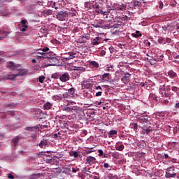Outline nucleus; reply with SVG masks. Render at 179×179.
I'll return each mask as SVG.
<instances>
[{"instance_id": "obj_1", "label": "nucleus", "mask_w": 179, "mask_h": 179, "mask_svg": "<svg viewBox=\"0 0 179 179\" xmlns=\"http://www.w3.org/2000/svg\"><path fill=\"white\" fill-rule=\"evenodd\" d=\"M17 73L16 74H8V76H5L3 77L4 80H13L15 78H17V76H24L27 75V69H17Z\"/></svg>"}, {"instance_id": "obj_2", "label": "nucleus", "mask_w": 179, "mask_h": 179, "mask_svg": "<svg viewBox=\"0 0 179 179\" xmlns=\"http://www.w3.org/2000/svg\"><path fill=\"white\" fill-rule=\"evenodd\" d=\"M159 94H161L162 97H165V99H170V92L169 90H166L164 87H162L159 89Z\"/></svg>"}, {"instance_id": "obj_3", "label": "nucleus", "mask_w": 179, "mask_h": 179, "mask_svg": "<svg viewBox=\"0 0 179 179\" xmlns=\"http://www.w3.org/2000/svg\"><path fill=\"white\" fill-rule=\"evenodd\" d=\"M138 120L141 124H149V120L148 119V116H145L143 115H138Z\"/></svg>"}, {"instance_id": "obj_4", "label": "nucleus", "mask_w": 179, "mask_h": 179, "mask_svg": "<svg viewBox=\"0 0 179 179\" xmlns=\"http://www.w3.org/2000/svg\"><path fill=\"white\" fill-rule=\"evenodd\" d=\"M74 110L76 111V113H80L81 114H83V109L82 108H72V107H64V111H66L67 113H70V111H73Z\"/></svg>"}, {"instance_id": "obj_5", "label": "nucleus", "mask_w": 179, "mask_h": 179, "mask_svg": "<svg viewBox=\"0 0 179 179\" xmlns=\"http://www.w3.org/2000/svg\"><path fill=\"white\" fill-rule=\"evenodd\" d=\"M170 171H171V168L166 169L165 177L166 178H176V176H177V173H170Z\"/></svg>"}, {"instance_id": "obj_6", "label": "nucleus", "mask_w": 179, "mask_h": 179, "mask_svg": "<svg viewBox=\"0 0 179 179\" xmlns=\"http://www.w3.org/2000/svg\"><path fill=\"white\" fill-rule=\"evenodd\" d=\"M69 79H71V76H69V73H64L60 75L59 80H61V82H63V83L68 82Z\"/></svg>"}, {"instance_id": "obj_7", "label": "nucleus", "mask_w": 179, "mask_h": 179, "mask_svg": "<svg viewBox=\"0 0 179 179\" xmlns=\"http://www.w3.org/2000/svg\"><path fill=\"white\" fill-rule=\"evenodd\" d=\"M76 57V53L73 52H69L65 54L64 59L69 61V59H73Z\"/></svg>"}, {"instance_id": "obj_8", "label": "nucleus", "mask_w": 179, "mask_h": 179, "mask_svg": "<svg viewBox=\"0 0 179 179\" xmlns=\"http://www.w3.org/2000/svg\"><path fill=\"white\" fill-rule=\"evenodd\" d=\"M56 17L58 20H65V17H66V11H60L57 13Z\"/></svg>"}, {"instance_id": "obj_9", "label": "nucleus", "mask_w": 179, "mask_h": 179, "mask_svg": "<svg viewBox=\"0 0 179 179\" xmlns=\"http://www.w3.org/2000/svg\"><path fill=\"white\" fill-rule=\"evenodd\" d=\"M94 10H95V12H96V13H98L99 15H100V13H103V10L104 8H103L101 7V6H100L99 3H94Z\"/></svg>"}, {"instance_id": "obj_10", "label": "nucleus", "mask_w": 179, "mask_h": 179, "mask_svg": "<svg viewBox=\"0 0 179 179\" xmlns=\"http://www.w3.org/2000/svg\"><path fill=\"white\" fill-rule=\"evenodd\" d=\"M48 60L49 61V62L50 63V65H52L53 66H55V65H57L59 62L58 59H57L56 57H49L48 56Z\"/></svg>"}, {"instance_id": "obj_11", "label": "nucleus", "mask_w": 179, "mask_h": 179, "mask_svg": "<svg viewBox=\"0 0 179 179\" xmlns=\"http://www.w3.org/2000/svg\"><path fill=\"white\" fill-rule=\"evenodd\" d=\"M143 131H144L146 135H149V134H150V132H152V127L148 126V125H144L142 127Z\"/></svg>"}, {"instance_id": "obj_12", "label": "nucleus", "mask_w": 179, "mask_h": 179, "mask_svg": "<svg viewBox=\"0 0 179 179\" xmlns=\"http://www.w3.org/2000/svg\"><path fill=\"white\" fill-rule=\"evenodd\" d=\"M142 2H143V3H146V2H145V1L143 0H141V1L133 0L131 1V3L133 6H134V8H139V6L142 5Z\"/></svg>"}, {"instance_id": "obj_13", "label": "nucleus", "mask_w": 179, "mask_h": 179, "mask_svg": "<svg viewBox=\"0 0 179 179\" xmlns=\"http://www.w3.org/2000/svg\"><path fill=\"white\" fill-rule=\"evenodd\" d=\"M37 129H38V127L34 126V127H27L25 128L26 131H29V132H32V134L37 133Z\"/></svg>"}, {"instance_id": "obj_14", "label": "nucleus", "mask_w": 179, "mask_h": 179, "mask_svg": "<svg viewBox=\"0 0 179 179\" xmlns=\"http://www.w3.org/2000/svg\"><path fill=\"white\" fill-rule=\"evenodd\" d=\"M82 89H90V87L92 86V83H90V81H83L81 83Z\"/></svg>"}, {"instance_id": "obj_15", "label": "nucleus", "mask_w": 179, "mask_h": 179, "mask_svg": "<svg viewBox=\"0 0 179 179\" xmlns=\"http://www.w3.org/2000/svg\"><path fill=\"white\" fill-rule=\"evenodd\" d=\"M6 68H11L13 70L17 69V66L13 62H8L6 64Z\"/></svg>"}, {"instance_id": "obj_16", "label": "nucleus", "mask_w": 179, "mask_h": 179, "mask_svg": "<svg viewBox=\"0 0 179 179\" xmlns=\"http://www.w3.org/2000/svg\"><path fill=\"white\" fill-rule=\"evenodd\" d=\"M26 23H27V20H21L22 28L20 29V31H26V29L29 27V25L26 24Z\"/></svg>"}, {"instance_id": "obj_17", "label": "nucleus", "mask_w": 179, "mask_h": 179, "mask_svg": "<svg viewBox=\"0 0 179 179\" xmlns=\"http://www.w3.org/2000/svg\"><path fill=\"white\" fill-rule=\"evenodd\" d=\"M101 79L102 80H104V82H108L111 79V74L105 73L102 75Z\"/></svg>"}, {"instance_id": "obj_18", "label": "nucleus", "mask_w": 179, "mask_h": 179, "mask_svg": "<svg viewBox=\"0 0 179 179\" xmlns=\"http://www.w3.org/2000/svg\"><path fill=\"white\" fill-rule=\"evenodd\" d=\"M96 163V158L94 157H88L86 159V164H94Z\"/></svg>"}, {"instance_id": "obj_19", "label": "nucleus", "mask_w": 179, "mask_h": 179, "mask_svg": "<svg viewBox=\"0 0 179 179\" xmlns=\"http://www.w3.org/2000/svg\"><path fill=\"white\" fill-rule=\"evenodd\" d=\"M168 76H169L171 79H174L175 78H177V73L173 70H170L168 71Z\"/></svg>"}, {"instance_id": "obj_20", "label": "nucleus", "mask_w": 179, "mask_h": 179, "mask_svg": "<svg viewBox=\"0 0 179 179\" xmlns=\"http://www.w3.org/2000/svg\"><path fill=\"white\" fill-rule=\"evenodd\" d=\"M47 145H48V143L47 142V140L45 139H43L40 143L38 144L39 148H41V149L44 148V147H46Z\"/></svg>"}, {"instance_id": "obj_21", "label": "nucleus", "mask_w": 179, "mask_h": 179, "mask_svg": "<svg viewBox=\"0 0 179 179\" xmlns=\"http://www.w3.org/2000/svg\"><path fill=\"white\" fill-rule=\"evenodd\" d=\"M19 143V137L15 136L13 138L11 141V145L14 146V148H16V145Z\"/></svg>"}, {"instance_id": "obj_22", "label": "nucleus", "mask_w": 179, "mask_h": 179, "mask_svg": "<svg viewBox=\"0 0 179 179\" xmlns=\"http://www.w3.org/2000/svg\"><path fill=\"white\" fill-rule=\"evenodd\" d=\"M51 108H52V103L50 102H46L45 103H44L43 105L44 110H51Z\"/></svg>"}, {"instance_id": "obj_23", "label": "nucleus", "mask_w": 179, "mask_h": 179, "mask_svg": "<svg viewBox=\"0 0 179 179\" xmlns=\"http://www.w3.org/2000/svg\"><path fill=\"white\" fill-rule=\"evenodd\" d=\"M127 9V6L124 4L118 5L116 7H115V10H125Z\"/></svg>"}, {"instance_id": "obj_24", "label": "nucleus", "mask_w": 179, "mask_h": 179, "mask_svg": "<svg viewBox=\"0 0 179 179\" xmlns=\"http://www.w3.org/2000/svg\"><path fill=\"white\" fill-rule=\"evenodd\" d=\"M69 156H71V157H75V159H77V157H79L80 155L78 154L76 151H71L69 152Z\"/></svg>"}, {"instance_id": "obj_25", "label": "nucleus", "mask_w": 179, "mask_h": 179, "mask_svg": "<svg viewBox=\"0 0 179 179\" xmlns=\"http://www.w3.org/2000/svg\"><path fill=\"white\" fill-rule=\"evenodd\" d=\"M99 40H100L99 37H96V38H94L92 41V45H99V44H100V42H99Z\"/></svg>"}, {"instance_id": "obj_26", "label": "nucleus", "mask_w": 179, "mask_h": 179, "mask_svg": "<svg viewBox=\"0 0 179 179\" xmlns=\"http://www.w3.org/2000/svg\"><path fill=\"white\" fill-rule=\"evenodd\" d=\"M122 83H124L125 85H127V83H128V82H129V76H124L122 79H121Z\"/></svg>"}, {"instance_id": "obj_27", "label": "nucleus", "mask_w": 179, "mask_h": 179, "mask_svg": "<svg viewBox=\"0 0 179 179\" xmlns=\"http://www.w3.org/2000/svg\"><path fill=\"white\" fill-rule=\"evenodd\" d=\"M38 51H42L44 54H46V57H48V52L50 51V48L48 47L44 48L42 50L38 49Z\"/></svg>"}, {"instance_id": "obj_28", "label": "nucleus", "mask_w": 179, "mask_h": 179, "mask_svg": "<svg viewBox=\"0 0 179 179\" xmlns=\"http://www.w3.org/2000/svg\"><path fill=\"white\" fill-rule=\"evenodd\" d=\"M118 134V131L117 130H111L108 133V138H113L114 135H117Z\"/></svg>"}, {"instance_id": "obj_29", "label": "nucleus", "mask_w": 179, "mask_h": 179, "mask_svg": "<svg viewBox=\"0 0 179 179\" xmlns=\"http://www.w3.org/2000/svg\"><path fill=\"white\" fill-rule=\"evenodd\" d=\"M66 16H71V17H73V16H76V11H72V12H68L66 11Z\"/></svg>"}, {"instance_id": "obj_30", "label": "nucleus", "mask_w": 179, "mask_h": 179, "mask_svg": "<svg viewBox=\"0 0 179 179\" xmlns=\"http://www.w3.org/2000/svg\"><path fill=\"white\" fill-rule=\"evenodd\" d=\"M90 66H94V68H99V63L96 61L90 62Z\"/></svg>"}, {"instance_id": "obj_31", "label": "nucleus", "mask_w": 179, "mask_h": 179, "mask_svg": "<svg viewBox=\"0 0 179 179\" xmlns=\"http://www.w3.org/2000/svg\"><path fill=\"white\" fill-rule=\"evenodd\" d=\"M68 93L70 94L71 97H73V94H75V88L72 87L69 89Z\"/></svg>"}, {"instance_id": "obj_32", "label": "nucleus", "mask_w": 179, "mask_h": 179, "mask_svg": "<svg viewBox=\"0 0 179 179\" xmlns=\"http://www.w3.org/2000/svg\"><path fill=\"white\" fill-rule=\"evenodd\" d=\"M110 13V10L104 11V8L102 10V13H99V15H103L106 16V19H108V14Z\"/></svg>"}, {"instance_id": "obj_33", "label": "nucleus", "mask_w": 179, "mask_h": 179, "mask_svg": "<svg viewBox=\"0 0 179 179\" xmlns=\"http://www.w3.org/2000/svg\"><path fill=\"white\" fill-rule=\"evenodd\" d=\"M120 152H115L112 153V157H114L115 159H120Z\"/></svg>"}, {"instance_id": "obj_34", "label": "nucleus", "mask_w": 179, "mask_h": 179, "mask_svg": "<svg viewBox=\"0 0 179 179\" xmlns=\"http://www.w3.org/2000/svg\"><path fill=\"white\" fill-rule=\"evenodd\" d=\"M115 149H116V150H118L119 152H122V150H124V145H120L119 146H116Z\"/></svg>"}, {"instance_id": "obj_35", "label": "nucleus", "mask_w": 179, "mask_h": 179, "mask_svg": "<svg viewBox=\"0 0 179 179\" xmlns=\"http://www.w3.org/2000/svg\"><path fill=\"white\" fill-rule=\"evenodd\" d=\"M38 54H41V58H48V56H47V53H44L43 52H40V50H38Z\"/></svg>"}, {"instance_id": "obj_36", "label": "nucleus", "mask_w": 179, "mask_h": 179, "mask_svg": "<svg viewBox=\"0 0 179 179\" xmlns=\"http://www.w3.org/2000/svg\"><path fill=\"white\" fill-rule=\"evenodd\" d=\"M136 34H132L133 37H136V38L142 37V34H140L139 31H136Z\"/></svg>"}, {"instance_id": "obj_37", "label": "nucleus", "mask_w": 179, "mask_h": 179, "mask_svg": "<svg viewBox=\"0 0 179 179\" xmlns=\"http://www.w3.org/2000/svg\"><path fill=\"white\" fill-rule=\"evenodd\" d=\"M106 71L108 72H113L114 71L113 66H110L106 67Z\"/></svg>"}, {"instance_id": "obj_38", "label": "nucleus", "mask_w": 179, "mask_h": 179, "mask_svg": "<svg viewBox=\"0 0 179 179\" xmlns=\"http://www.w3.org/2000/svg\"><path fill=\"white\" fill-rule=\"evenodd\" d=\"M45 79V77H44V76H41L38 78V82L40 83H44V80Z\"/></svg>"}, {"instance_id": "obj_39", "label": "nucleus", "mask_w": 179, "mask_h": 179, "mask_svg": "<svg viewBox=\"0 0 179 179\" xmlns=\"http://www.w3.org/2000/svg\"><path fill=\"white\" fill-rule=\"evenodd\" d=\"M32 140L34 141L37 139V133H31Z\"/></svg>"}, {"instance_id": "obj_40", "label": "nucleus", "mask_w": 179, "mask_h": 179, "mask_svg": "<svg viewBox=\"0 0 179 179\" xmlns=\"http://www.w3.org/2000/svg\"><path fill=\"white\" fill-rule=\"evenodd\" d=\"M74 71H85V69L83 67H78V66H75Z\"/></svg>"}, {"instance_id": "obj_41", "label": "nucleus", "mask_w": 179, "mask_h": 179, "mask_svg": "<svg viewBox=\"0 0 179 179\" xmlns=\"http://www.w3.org/2000/svg\"><path fill=\"white\" fill-rule=\"evenodd\" d=\"M52 8H55V9H59V7L57 6V3L55 2H52Z\"/></svg>"}, {"instance_id": "obj_42", "label": "nucleus", "mask_w": 179, "mask_h": 179, "mask_svg": "<svg viewBox=\"0 0 179 179\" xmlns=\"http://www.w3.org/2000/svg\"><path fill=\"white\" fill-rule=\"evenodd\" d=\"M120 26H121V24H114L113 27V29H120Z\"/></svg>"}, {"instance_id": "obj_43", "label": "nucleus", "mask_w": 179, "mask_h": 179, "mask_svg": "<svg viewBox=\"0 0 179 179\" xmlns=\"http://www.w3.org/2000/svg\"><path fill=\"white\" fill-rule=\"evenodd\" d=\"M82 38H85V40H90V36L85 35V36H83Z\"/></svg>"}, {"instance_id": "obj_44", "label": "nucleus", "mask_w": 179, "mask_h": 179, "mask_svg": "<svg viewBox=\"0 0 179 179\" xmlns=\"http://www.w3.org/2000/svg\"><path fill=\"white\" fill-rule=\"evenodd\" d=\"M133 129L134 131H136L138 129V123H134L133 124Z\"/></svg>"}, {"instance_id": "obj_45", "label": "nucleus", "mask_w": 179, "mask_h": 179, "mask_svg": "<svg viewBox=\"0 0 179 179\" xmlns=\"http://www.w3.org/2000/svg\"><path fill=\"white\" fill-rule=\"evenodd\" d=\"M69 96H71V95H69V94L68 92H66L63 94L64 99H68V97H69Z\"/></svg>"}, {"instance_id": "obj_46", "label": "nucleus", "mask_w": 179, "mask_h": 179, "mask_svg": "<svg viewBox=\"0 0 179 179\" xmlns=\"http://www.w3.org/2000/svg\"><path fill=\"white\" fill-rule=\"evenodd\" d=\"M164 41V38H160L159 39H158V43L159 44H163Z\"/></svg>"}, {"instance_id": "obj_47", "label": "nucleus", "mask_w": 179, "mask_h": 179, "mask_svg": "<svg viewBox=\"0 0 179 179\" xmlns=\"http://www.w3.org/2000/svg\"><path fill=\"white\" fill-rule=\"evenodd\" d=\"M98 153H99V156H103L104 155L103 150H99Z\"/></svg>"}, {"instance_id": "obj_48", "label": "nucleus", "mask_w": 179, "mask_h": 179, "mask_svg": "<svg viewBox=\"0 0 179 179\" xmlns=\"http://www.w3.org/2000/svg\"><path fill=\"white\" fill-rule=\"evenodd\" d=\"M89 9H94V4L90 1Z\"/></svg>"}, {"instance_id": "obj_49", "label": "nucleus", "mask_w": 179, "mask_h": 179, "mask_svg": "<svg viewBox=\"0 0 179 179\" xmlns=\"http://www.w3.org/2000/svg\"><path fill=\"white\" fill-rule=\"evenodd\" d=\"M45 15H52V10H48L45 13Z\"/></svg>"}, {"instance_id": "obj_50", "label": "nucleus", "mask_w": 179, "mask_h": 179, "mask_svg": "<svg viewBox=\"0 0 179 179\" xmlns=\"http://www.w3.org/2000/svg\"><path fill=\"white\" fill-rule=\"evenodd\" d=\"M101 94H103V92H98L95 94V96L96 97H99V96H101Z\"/></svg>"}, {"instance_id": "obj_51", "label": "nucleus", "mask_w": 179, "mask_h": 179, "mask_svg": "<svg viewBox=\"0 0 179 179\" xmlns=\"http://www.w3.org/2000/svg\"><path fill=\"white\" fill-rule=\"evenodd\" d=\"M29 179H37V175H32L29 177Z\"/></svg>"}, {"instance_id": "obj_52", "label": "nucleus", "mask_w": 179, "mask_h": 179, "mask_svg": "<svg viewBox=\"0 0 179 179\" xmlns=\"http://www.w3.org/2000/svg\"><path fill=\"white\" fill-rule=\"evenodd\" d=\"M90 2H85V8H87V9H89V5H90Z\"/></svg>"}, {"instance_id": "obj_53", "label": "nucleus", "mask_w": 179, "mask_h": 179, "mask_svg": "<svg viewBox=\"0 0 179 179\" xmlns=\"http://www.w3.org/2000/svg\"><path fill=\"white\" fill-rule=\"evenodd\" d=\"M169 100H170V99L166 98V99H164L163 103H164V104H167L169 103Z\"/></svg>"}, {"instance_id": "obj_54", "label": "nucleus", "mask_w": 179, "mask_h": 179, "mask_svg": "<svg viewBox=\"0 0 179 179\" xmlns=\"http://www.w3.org/2000/svg\"><path fill=\"white\" fill-rule=\"evenodd\" d=\"M103 167H104L105 169H108V167H110V164H108V163H105V164H103Z\"/></svg>"}, {"instance_id": "obj_55", "label": "nucleus", "mask_w": 179, "mask_h": 179, "mask_svg": "<svg viewBox=\"0 0 179 179\" xmlns=\"http://www.w3.org/2000/svg\"><path fill=\"white\" fill-rule=\"evenodd\" d=\"M99 24H101V22H99L97 24H94V27H100V25Z\"/></svg>"}, {"instance_id": "obj_56", "label": "nucleus", "mask_w": 179, "mask_h": 179, "mask_svg": "<svg viewBox=\"0 0 179 179\" xmlns=\"http://www.w3.org/2000/svg\"><path fill=\"white\" fill-rule=\"evenodd\" d=\"M8 178H9V179H15V176H14L13 175H12L11 173H10V174L8 175Z\"/></svg>"}, {"instance_id": "obj_57", "label": "nucleus", "mask_w": 179, "mask_h": 179, "mask_svg": "<svg viewBox=\"0 0 179 179\" xmlns=\"http://www.w3.org/2000/svg\"><path fill=\"white\" fill-rule=\"evenodd\" d=\"M166 43H171V38H166Z\"/></svg>"}, {"instance_id": "obj_58", "label": "nucleus", "mask_w": 179, "mask_h": 179, "mask_svg": "<svg viewBox=\"0 0 179 179\" xmlns=\"http://www.w3.org/2000/svg\"><path fill=\"white\" fill-rule=\"evenodd\" d=\"M171 90H172L173 92H177V87H171Z\"/></svg>"}, {"instance_id": "obj_59", "label": "nucleus", "mask_w": 179, "mask_h": 179, "mask_svg": "<svg viewBox=\"0 0 179 179\" xmlns=\"http://www.w3.org/2000/svg\"><path fill=\"white\" fill-rule=\"evenodd\" d=\"M162 157H164V159H169V155L168 154H164Z\"/></svg>"}, {"instance_id": "obj_60", "label": "nucleus", "mask_w": 179, "mask_h": 179, "mask_svg": "<svg viewBox=\"0 0 179 179\" xmlns=\"http://www.w3.org/2000/svg\"><path fill=\"white\" fill-rule=\"evenodd\" d=\"M163 8V2H159V8L162 9Z\"/></svg>"}, {"instance_id": "obj_61", "label": "nucleus", "mask_w": 179, "mask_h": 179, "mask_svg": "<svg viewBox=\"0 0 179 179\" xmlns=\"http://www.w3.org/2000/svg\"><path fill=\"white\" fill-rule=\"evenodd\" d=\"M54 138H55V139L58 138V134H54Z\"/></svg>"}, {"instance_id": "obj_62", "label": "nucleus", "mask_w": 179, "mask_h": 179, "mask_svg": "<svg viewBox=\"0 0 179 179\" xmlns=\"http://www.w3.org/2000/svg\"><path fill=\"white\" fill-rule=\"evenodd\" d=\"M72 171H73V173H76V171H78V170H76V169H75V168H72Z\"/></svg>"}, {"instance_id": "obj_63", "label": "nucleus", "mask_w": 179, "mask_h": 179, "mask_svg": "<svg viewBox=\"0 0 179 179\" xmlns=\"http://www.w3.org/2000/svg\"><path fill=\"white\" fill-rule=\"evenodd\" d=\"M176 108H178L179 110V102L176 104Z\"/></svg>"}, {"instance_id": "obj_64", "label": "nucleus", "mask_w": 179, "mask_h": 179, "mask_svg": "<svg viewBox=\"0 0 179 179\" xmlns=\"http://www.w3.org/2000/svg\"><path fill=\"white\" fill-rule=\"evenodd\" d=\"M140 86H141V87H143V86H145V83H141L140 84Z\"/></svg>"}]
</instances>
